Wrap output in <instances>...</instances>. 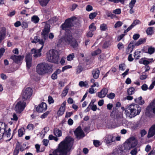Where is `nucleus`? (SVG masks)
<instances>
[{"label":"nucleus","mask_w":155,"mask_h":155,"mask_svg":"<svg viewBox=\"0 0 155 155\" xmlns=\"http://www.w3.org/2000/svg\"><path fill=\"white\" fill-rule=\"evenodd\" d=\"M74 140L70 137H67L59 145L58 149L49 155H68L67 153L72 148Z\"/></svg>","instance_id":"1"},{"label":"nucleus","mask_w":155,"mask_h":155,"mask_svg":"<svg viewBox=\"0 0 155 155\" xmlns=\"http://www.w3.org/2000/svg\"><path fill=\"white\" fill-rule=\"evenodd\" d=\"M141 107L138 105L132 104L126 109V115L127 117L132 118L139 115L141 111Z\"/></svg>","instance_id":"2"},{"label":"nucleus","mask_w":155,"mask_h":155,"mask_svg":"<svg viewBox=\"0 0 155 155\" xmlns=\"http://www.w3.org/2000/svg\"><path fill=\"white\" fill-rule=\"evenodd\" d=\"M51 66L45 63H41L38 64L36 67V71L39 75H44L51 71Z\"/></svg>","instance_id":"3"},{"label":"nucleus","mask_w":155,"mask_h":155,"mask_svg":"<svg viewBox=\"0 0 155 155\" xmlns=\"http://www.w3.org/2000/svg\"><path fill=\"white\" fill-rule=\"evenodd\" d=\"M59 58V54L57 50H50L47 53V59L50 62L57 63Z\"/></svg>","instance_id":"4"},{"label":"nucleus","mask_w":155,"mask_h":155,"mask_svg":"<svg viewBox=\"0 0 155 155\" xmlns=\"http://www.w3.org/2000/svg\"><path fill=\"white\" fill-rule=\"evenodd\" d=\"M78 21V20L75 17L68 18L61 25V27L62 29L65 31L69 30L71 28V27L73 26L74 23Z\"/></svg>","instance_id":"5"},{"label":"nucleus","mask_w":155,"mask_h":155,"mask_svg":"<svg viewBox=\"0 0 155 155\" xmlns=\"http://www.w3.org/2000/svg\"><path fill=\"white\" fill-rule=\"evenodd\" d=\"M115 124L116 127L123 126L126 127H128V122L123 117V115L120 114L116 116L115 119Z\"/></svg>","instance_id":"6"},{"label":"nucleus","mask_w":155,"mask_h":155,"mask_svg":"<svg viewBox=\"0 0 155 155\" xmlns=\"http://www.w3.org/2000/svg\"><path fill=\"white\" fill-rule=\"evenodd\" d=\"M32 94V90L30 87H27L23 91L21 97L23 101L29 99Z\"/></svg>","instance_id":"7"},{"label":"nucleus","mask_w":155,"mask_h":155,"mask_svg":"<svg viewBox=\"0 0 155 155\" xmlns=\"http://www.w3.org/2000/svg\"><path fill=\"white\" fill-rule=\"evenodd\" d=\"M64 39L66 42L73 48H76L78 46V44L76 40L72 38L71 35H69L65 37Z\"/></svg>","instance_id":"8"},{"label":"nucleus","mask_w":155,"mask_h":155,"mask_svg":"<svg viewBox=\"0 0 155 155\" xmlns=\"http://www.w3.org/2000/svg\"><path fill=\"white\" fill-rule=\"evenodd\" d=\"M44 23L45 24V26L42 30L41 35L44 41H45L48 39V34L50 31V26L49 24L46 23Z\"/></svg>","instance_id":"9"},{"label":"nucleus","mask_w":155,"mask_h":155,"mask_svg":"<svg viewBox=\"0 0 155 155\" xmlns=\"http://www.w3.org/2000/svg\"><path fill=\"white\" fill-rule=\"evenodd\" d=\"M26 103L23 101L18 102L15 108V110L16 113H21L24 109L25 107Z\"/></svg>","instance_id":"10"},{"label":"nucleus","mask_w":155,"mask_h":155,"mask_svg":"<svg viewBox=\"0 0 155 155\" xmlns=\"http://www.w3.org/2000/svg\"><path fill=\"white\" fill-rule=\"evenodd\" d=\"M74 133L76 137L80 139L84 136V133L80 127L76 129Z\"/></svg>","instance_id":"11"},{"label":"nucleus","mask_w":155,"mask_h":155,"mask_svg":"<svg viewBox=\"0 0 155 155\" xmlns=\"http://www.w3.org/2000/svg\"><path fill=\"white\" fill-rule=\"evenodd\" d=\"M43 46H42L40 48L38 49H33L31 50V54H33V56L35 58L39 57L41 56V50L43 48Z\"/></svg>","instance_id":"12"},{"label":"nucleus","mask_w":155,"mask_h":155,"mask_svg":"<svg viewBox=\"0 0 155 155\" xmlns=\"http://www.w3.org/2000/svg\"><path fill=\"white\" fill-rule=\"evenodd\" d=\"M114 141V137L112 135L107 134L104 138V141L107 144H111L112 142Z\"/></svg>","instance_id":"13"},{"label":"nucleus","mask_w":155,"mask_h":155,"mask_svg":"<svg viewBox=\"0 0 155 155\" xmlns=\"http://www.w3.org/2000/svg\"><path fill=\"white\" fill-rule=\"evenodd\" d=\"M32 54L31 53L27 54L25 56L26 66L28 68H29L31 66L32 61Z\"/></svg>","instance_id":"14"},{"label":"nucleus","mask_w":155,"mask_h":155,"mask_svg":"<svg viewBox=\"0 0 155 155\" xmlns=\"http://www.w3.org/2000/svg\"><path fill=\"white\" fill-rule=\"evenodd\" d=\"M47 109L46 104L45 103H42L39 104L36 108V110L38 112H41L45 111Z\"/></svg>","instance_id":"15"},{"label":"nucleus","mask_w":155,"mask_h":155,"mask_svg":"<svg viewBox=\"0 0 155 155\" xmlns=\"http://www.w3.org/2000/svg\"><path fill=\"white\" fill-rule=\"evenodd\" d=\"M6 125L5 123H0V140L2 139L5 131Z\"/></svg>","instance_id":"16"},{"label":"nucleus","mask_w":155,"mask_h":155,"mask_svg":"<svg viewBox=\"0 0 155 155\" xmlns=\"http://www.w3.org/2000/svg\"><path fill=\"white\" fill-rule=\"evenodd\" d=\"M66 104V102L65 101H64L61 104V107L57 112L58 116H61L64 114L65 111Z\"/></svg>","instance_id":"17"},{"label":"nucleus","mask_w":155,"mask_h":155,"mask_svg":"<svg viewBox=\"0 0 155 155\" xmlns=\"http://www.w3.org/2000/svg\"><path fill=\"white\" fill-rule=\"evenodd\" d=\"M108 92V90L105 88H103L100 92H98L97 96L100 98L104 97Z\"/></svg>","instance_id":"18"},{"label":"nucleus","mask_w":155,"mask_h":155,"mask_svg":"<svg viewBox=\"0 0 155 155\" xmlns=\"http://www.w3.org/2000/svg\"><path fill=\"white\" fill-rule=\"evenodd\" d=\"M155 134V124L153 125L150 128L147 135V137L150 138Z\"/></svg>","instance_id":"19"},{"label":"nucleus","mask_w":155,"mask_h":155,"mask_svg":"<svg viewBox=\"0 0 155 155\" xmlns=\"http://www.w3.org/2000/svg\"><path fill=\"white\" fill-rule=\"evenodd\" d=\"M11 58L15 62L18 63L23 59L24 56L21 55L17 56L13 55L12 56Z\"/></svg>","instance_id":"20"},{"label":"nucleus","mask_w":155,"mask_h":155,"mask_svg":"<svg viewBox=\"0 0 155 155\" xmlns=\"http://www.w3.org/2000/svg\"><path fill=\"white\" fill-rule=\"evenodd\" d=\"M128 141L130 143L132 148L135 147L137 144V140L134 137L130 138L128 139Z\"/></svg>","instance_id":"21"},{"label":"nucleus","mask_w":155,"mask_h":155,"mask_svg":"<svg viewBox=\"0 0 155 155\" xmlns=\"http://www.w3.org/2000/svg\"><path fill=\"white\" fill-rule=\"evenodd\" d=\"M100 72L98 69H95L92 71V74L93 78L95 79H97L100 74Z\"/></svg>","instance_id":"22"},{"label":"nucleus","mask_w":155,"mask_h":155,"mask_svg":"<svg viewBox=\"0 0 155 155\" xmlns=\"http://www.w3.org/2000/svg\"><path fill=\"white\" fill-rule=\"evenodd\" d=\"M37 42H39L40 44L43 46L45 43V41L43 40V39H39L38 36H36L35 37L34 40L31 41V42L36 43Z\"/></svg>","instance_id":"23"},{"label":"nucleus","mask_w":155,"mask_h":155,"mask_svg":"<svg viewBox=\"0 0 155 155\" xmlns=\"http://www.w3.org/2000/svg\"><path fill=\"white\" fill-rule=\"evenodd\" d=\"M134 48V45L133 44L132 41L128 45L127 48L126 49V52L127 53L129 54L131 53Z\"/></svg>","instance_id":"24"},{"label":"nucleus","mask_w":155,"mask_h":155,"mask_svg":"<svg viewBox=\"0 0 155 155\" xmlns=\"http://www.w3.org/2000/svg\"><path fill=\"white\" fill-rule=\"evenodd\" d=\"M50 0H38L40 5L42 7H45Z\"/></svg>","instance_id":"25"},{"label":"nucleus","mask_w":155,"mask_h":155,"mask_svg":"<svg viewBox=\"0 0 155 155\" xmlns=\"http://www.w3.org/2000/svg\"><path fill=\"white\" fill-rule=\"evenodd\" d=\"M54 135L56 137H60L62 135L61 131L57 129H55L54 130Z\"/></svg>","instance_id":"26"},{"label":"nucleus","mask_w":155,"mask_h":155,"mask_svg":"<svg viewBox=\"0 0 155 155\" xmlns=\"http://www.w3.org/2000/svg\"><path fill=\"white\" fill-rule=\"evenodd\" d=\"M124 148L126 150H130L132 148L131 147L130 143L128 141V140H127L124 143Z\"/></svg>","instance_id":"27"},{"label":"nucleus","mask_w":155,"mask_h":155,"mask_svg":"<svg viewBox=\"0 0 155 155\" xmlns=\"http://www.w3.org/2000/svg\"><path fill=\"white\" fill-rule=\"evenodd\" d=\"M142 97L140 96L138 98L135 99L134 101L136 103L140 105H142L144 103V102L143 100H142Z\"/></svg>","instance_id":"28"},{"label":"nucleus","mask_w":155,"mask_h":155,"mask_svg":"<svg viewBox=\"0 0 155 155\" xmlns=\"http://www.w3.org/2000/svg\"><path fill=\"white\" fill-rule=\"evenodd\" d=\"M31 20L35 23H37L38 22L39 18L37 16L34 15L32 17Z\"/></svg>","instance_id":"29"},{"label":"nucleus","mask_w":155,"mask_h":155,"mask_svg":"<svg viewBox=\"0 0 155 155\" xmlns=\"http://www.w3.org/2000/svg\"><path fill=\"white\" fill-rule=\"evenodd\" d=\"M25 129L24 128H21L18 130V136L19 137H22L24 134Z\"/></svg>","instance_id":"30"},{"label":"nucleus","mask_w":155,"mask_h":155,"mask_svg":"<svg viewBox=\"0 0 155 155\" xmlns=\"http://www.w3.org/2000/svg\"><path fill=\"white\" fill-rule=\"evenodd\" d=\"M79 85L81 87H89L88 83L86 81L85 82L83 81H80L79 83Z\"/></svg>","instance_id":"31"},{"label":"nucleus","mask_w":155,"mask_h":155,"mask_svg":"<svg viewBox=\"0 0 155 155\" xmlns=\"http://www.w3.org/2000/svg\"><path fill=\"white\" fill-rule=\"evenodd\" d=\"M135 91V89L134 87H131L128 89L127 92L129 95H131L134 93Z\"/></svg>","instance_id":"32"},{"label":"nucleus","mask_w":155,"mask_h":155,"mask_svg":"<svg viewBox=\"0 0 155 155\" xmlns=\"http://www.w3.org/2000/svg\"><path fill=\"white\" fill-rule=\"evenodd\" d=\"M101 52V50L98 49L96 51H94L91 53V55L92 56H95L98 54H100Z\"/></svg>","instance_id":"33"},{"label":"nucleus","mask_w":155,"mask_h":155,"mask_svg":"<svg viewBox=\"0 0 155 155\" xmlns=\"http://www.w3.org/2000/svg\"><path fill=\"white\" fill-rule=\"evenodd\" d=\"M141 53L140 51H135L134 54V58L137 59H138L140 57V53Z\"/></svg>","instance_id":"34"},{"label":"nucleus","mask_w":155,"mask_h":155,"mask_svg":"<svg viewBox=\"0 0 155 155\" xmlns=\"http://www.w3.org/2000/svg\"><path fill=\"white\" fill-rule=\"evenodd\" d=\"M111 42L110 41H105L103 45V47L104 48H108L111 45Z\"/></svg>","instance_id":"35"},{"label":"nucleus","mask_w":155,"mask_h":155,"mask_svg":"<svg viewBox=\"0 0 155 155\" xmlns=\"http://www.w3.org/2000/svg\"><path fill=\"white\" fill-rule=\"evenodd\" d=\"M146 39L144 38H140L138 41L135 44V45L138 46L141 44L145 42Z\"/></svg>","instance_id":"36"},{"label":"nucleus","mask_w":155,"mask_h":155,"mask_svg":"<svg viewBox=\"0 0 155 155\" xmlns=\"http://www.w3.org/2000/svg\"><path fill=\"white\" fill-rule=\"evenodd\" d=\"M74 57V53L68 55L67 57V59L68 61H71L72 60Z\"/></svg>","instance_id":"37"},{"label":"nucleus","mask_w":155,"mask_h":155,"mask_svg":"<svg viewBox=\"0 0 155 155\" xmlns=\"http://www.w3.org/2000/svg\"><path fill=\"white\" fill-rule=\"evenodd\" d=\"M117 109L116 107H114L113 110L110 114V116L113 117L117 114Z\"/></svg>","instance_id":"38"},{"label":"nucleus","mask_w":155,"mask_h":155,"mask_svg":"<svg viewBox=\"0 0 155 155\" xmlns=\"http://www.w3.org/2000/svg\"><path fill=\"white\" fill-rule=\"evenodd\" d=\"M68 88L67 87H66L63 90L62 93V96L63 97H65L67 94L68 92Z\"/></svg>","instance_id":"39"},{"label":"nucleus","mask_w":155,"mask_h":155,"mask_svg":"<svg viewBox=\"0 0 155 155\" xmlns=\"http://www.w3.org/2000/svg\"><path fill=\"white\" fill-rule=\"evenodd\" d=\"M147 34L148 35H151L153 34V28L152 27L148 28L146 31Z\"/></svg>","instance_id":"40"},{"label":"nucleus","mask_w":155,"mask_h":155,"mask_svg":"<svg viewBox=\"0 0 155 155\" xmlns=\"http://www.w3.org/2000/svg\"><path fill=\"white\" fill-rule=\"evenodd\" d=\"M89 28L90 31H94L96 30V26L94 25V24L92 23L89 26Z\"/></svg>","instance_id":"41"},{"label":"nucleus","mask_w":155,"mask_h":155,"mask_svg":"<svg viewBox=\"0 0 155 155\" xmlns=\"http://www.w3.org/2000/svg\"><path fill=\"white\" fill-rule=\"evenodd\" d=\"M97 15V13L96 12L91 13L89 15V18L91 19H92L96 16Z\"/></svg>","instance_id":"42"},{"label":"nucleus","mask_w":155,"mask_h":155,"mask_svg":"<svg viewBox=\"0 0 155 155\" xmlns=\"http://www.w3.org/2000/svg\"><path fill=\"white\" fill-rule=\"evenodd\" d=\"M100 28L101 31H105L107 29V26L105 24H102L100 25Z\"/></svg>","instance_id":"43"},{"label":"nucleus","mask_w":155,"mask_h":155,"mask_svg":"<svg viewBox=\"0 0 155 155\" xmlns=\"http://www.w3.org/2000/svg\"><path fill=\"white\" fill-rule=\"evenodd\" d=\"M138 152L137 150V148H134L130 152V153L131 155H136Z\"/></svg>","instance_id":"44"},{"label":"nucleus","mask_w":155,"mask_h":155,"mask_svg":"<svg viewBox=\"0 0 155 155\" xmlns=\"http://www.w3.org/2000/svg\"><path fill=\"white\" fill-rule=\"evenodd\" d=\"M123 24L122 22L120 21H118L114 25V27L117 28L121 26Z\"/></svg>","instance_id":"45"},{"label":"nucleus","mask_w":155,"mask_h":155,"mask_svg":"<svg viewBox=\"0 0 155 155\" xmlns=\"http://www.w3.org/2000/svg\"><path fill=\"white\" fill-rule=\"evenodd\" d=\"M136 2V0H131L129 3V7L130 8H133Z\"/></svg>","instance_id":"46"},{"label":"nucleus","mask_w":155,"mask_h":155,"mask_svg":"<svg viewBox=\"0 0 155 155\" xmlns=\"http://www.w3.org/2000/svg\"><path fill=\"white\" fill-rule=\"evenodd\" d=\"M115 94L112 93H110L109 94H107V97L109 99H112L115 97Z\"/></svg>","instance_id":"47"},{"label":"nucleus","mask_w":155,"mask_h":155,"mask_svg":"<svg viewBox=\"0 0 155 155\" xmlns=\"http://www.w3.org/2000/svg\"><path fill=\"white\" fill-rule=\"evenodd\" d=\"M125 65L124 64H122L119 65V69L121 71H124L125 69Z\"/></svg>","instance_id":"48"},{"label":"nucleus","mask_w":155,"mask_h":155,"mask_svg":"<svg viewBox=\"0 0 155 155\" xmlns=\"http://www.w3.org/2000/svg\"><path fill=\"white\" fill-rule=\"evenodd\" d=\"M18 117L15 114H13L12 115V117L11 118V120L15 121H17L18 120Z\"/></svg>","instance_id":"49"},{"label":"nucleus","mask_w":155,"mask_h":155,"mask_svg":"<svg viewBox=\"0 0 155 155\" xmlns=\"http://www.w3.org/2000/svg\"><path fill=\"white\" fill-rule=\"evenodd\" d=\"M155 51V48H149L148 49V52L149 54H151Z\"/></svg>","instance_id":"50"},{"label":"nucleus","mask_w":155,"mask_h":155,"mask_svg":"<svg viewBox=\"0 0 155 155\" xmlns=\"http://www.w3.org/2000/svg\"><path fill=\"white\" fill-rule=\"evenodd\" d=\"M140 23V21L138 20H135L132 23L131 25L133 26H134Z\"/></svg>","instance_id":"51"},{"label":"nucleus","mask_w":155,"mask_h":155,"mask_svg":"<svg viewBox=\"0 0 155 155\" xmlns=\"http://www.w3.org/2000/svg\"><path fill=\"white\" fill-rule=\"evenodd\" d=\"M92 9L93 7L90 5H87L86 7V10L88 12L91 11H92Z\"/></svg>","instance_id":"52"},{"label":"nucleus","mask_w":155,"mask_h":155,"mask_svg":"<svg viewBox=\"0 0 155 155\" xmlns=\"http://www.w3.org/2000/svg\"><path fill=\"white\" fill-rule=\"evenodd\" d=\"M49 113V112L48 111H46L44 113L41 117V118H45L48 115Z\"/></svg>","instance_id":"53"},{"label":"nucleus","mask_w":155,"mask_h":155,"mask_svg":"<svg viewBox=\"0 0 155 155\" xmlns=\"http://www.w3.org/2000/svg\"><path fill=\"white\" fill-rule=\"evenodd\" d=\"M100 142L97 140H94V144L96 147H98L100 145Z\"/></svg>","instance_id":"54"},{"label":"nucleus","mask_w":155,"mask_h":155,"mask_svg":"<svg viewBox=\"0 0 155 155\" xmlns=\"http://www.w3.org/2000/svg\"><path fill=\"white\" fill-rule=\"evenodd\" d=\"M34 127L33 124H29L27 127V128L29 130H33Z\"/></svg>","instance_id":"55"},{"label":"nucleus","mask_w":155,"mask_h":155,"mask_svg":"<svg viewBox=\"0 0 155 155\" xmlns=\"http://www.w3.org/2000/svg\"><path fill=\"white\" fill-rule=\"evenodd\" d=\"M113 12L116 14H119L121 13V10L120 9H117L113 10Z\"/></svg>","instance_id":"56"},{"label":"nucleus","mask_w":155,"mask_h":155,"mask_svg":"<svg viewBox=\"0 0 155 155\" xmlns=\"http://www.w3.org/2000/svg\"><path fill=\"white\" fill-rule=\"evenodd\" d=\"M117 48L119 50H120L124 48L123 44L121 43H119L117 45Z\"/></svg>","instance_id":"57"},{"label":"nucleus","mask_w":155,"mask_h":155,"mask_svg":"<svg viewBox=\"0 0 155 155\" xmlns=\"http://www.w3.org/2000/svg\"><path fill=\"white\" fill-rule=\"evenodd\" d=\"M22 27L24 28H26L28 27V24L25 21L22 22V24H21Z\"/></svg>","instance_id":"58"},{"label":"nucleus","mask_w":155,"mask_h":155,"mask_svg":"<svg viewBox=\"0 0 155 155\" xmlns=\"http://www.w3.org/2000/svg\"><path fill=\"white\" fill-rule=\"evenodd\" d=\"M72 67L71 65H67L65 66L62 68V71H64L65 70L71 68Z\"/></svg>","instance_id":"59"},{"label":"nucleus","mask_w":155,"mask_h":155,"mask_svg":"<svg viewBox=\"0 0 155 155\" xmlns=\"http://www.w3.org/2000/svg\"><path fill=\"white\" fill-rule=\"evenodd\" d=\"M5 50L4 48H1L0 49V58L3 55L5 51Z\"/></svg>","instance_id":"60"},{"label":"nucleus","mask_w":155,"mask_h":155,"mask_svg":"<svg viewBox=\"0 0 155 155\" xmlns=\"http://www.w3.org/2000/svg\"><path fill=\"white\" fill-rule=\"evenodd\" d=\"M82 68L81 66H78L76 69L77 72L78 73H80L82 70Z\"/></svg>","instance_id":"61"},{"label":"nucleus","mask_w":155,"mask_h":155,"mask_svg":"<svg viewBox=\"0 0 155 155\" xmlns=\"http://www.w3.org/2000/svg\"><path fill=\"white\" fill-rule=\"evenodd\" d=\"M140 134L141 137H143L147 134V132L144 130H143L140 131Z\"/></svg>","instance_id":"62"},{"label":"nucleus","mask_w":155,"mask_h":155,"mask_svg":"<svg viewBox=\"0 0 155 155\" xmlns=\"http://www.w3.org/2000/svg\"><path fill=\"white\" fill-rule=\"evenodd\" d=\"M48 101L49 104L53 103L54 102V101L51 97H49Z\"/></svg>","instance_id":"63"},{"label":"nucleus","mask_w":155,"mask_h":155,"mask_svg":"<svg viewBox=\"0 0 155 155\" xmlns=\"http://www.w3.org/2000/svg\"><path fill=\"white\" fill-rule=\"evenodd\" d=\"M21 25V23L19 21H16L14 24L15 26L16 27H18Z\"/></svg>","instance_id":"64"}]
</instances>
